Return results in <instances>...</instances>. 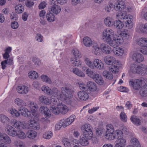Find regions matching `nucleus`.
I'll return each mask as SVG.
<instances>
[{
  "label": "nucleus",
  "instance_id": "obj_1",
  "mask_svg": "<svg viewBox=\"0 0 147 147\" xmlns=\"http://www.w3.org/2000/svg\"><path fill=\"white\" fill-rule=\"evenodd\" d=\"M113 31L110 29H106L102 32V39L113 47L116 46V43H119L122 41V38L118 37L116 38Z\"/></svg>",
  "mask_w": 147,
  "mask_h": 147
},
{
  "label": "nucleus",
  "instance_id": "obj_2",
  "mask_svg": "<svg viewBox=\"0 0 147 147\" xmlns=\"http://www.w3.org/2000/svg\"><path fill=\"white\" fill-rule=\"evenodd\" d=\"M114 132L115 129L113 126L111 124H109L106 126L105 137L109 140H113L115 138Z\"/></svg>",
  "mask_w": 147,
  "mask_h": 147
},
{
  "label": "nucleus",
  "instance_id": "obj_3",
  "mask_svg": "<svg viewBox=\"0 0 147 147\" xmlns=\"http://www.w3.org/2000/svg\"><path fill=\"white\" fill-rule=\"evenodd\" d=\"M72 52L76 58H71L70 60L71 64L72 66L79 67L80 66L82 62L79 59L76 58H80L81 57L82 55L78 50L76 49H74L72 51Z\"/></svg>",
  "mask_w": 147,
  "mask_h": 147
},
{
  "label": "nucleus",
  "instance_id": "obj_4",
  "mask_svg": "<svg viewBox=\"0 0 147 147\" xmlns=\"http://www.w3.org/2000/svg\"><path fill=\"white\" fill-rule=\"evenodd\" d=\"M92 129V127L89 124L83 125L82 127V130L84 135L86 136L89 138H92L93 136Z\"/></svg>",
  "mask_w": 147,
  "mask_h": 147
},
{
  "label": "nucleus",
  "instance_id": "obj_5",
  "mask_svg": "<svg viewBox=\"0 0 147 147\" xmlns=\"http://www.w3.org/2000/svg\"><path fill=\"white\" fill-rule=\"evenodd\" d=\"M61 99L67 98H72L73 91L68 87H63L61 89Z\"/></svg>",
  "mask_w": 147,
  "mask_h": 147
},
{
  "label": "nucleus",
  "instance_id": "obj_6",
  "mask_svg": "<svg viewBox=\"0 0 147 147\" xmlns=\"http://www.w3.org/2000/svg\"><path fill=\"white\" fill-rule=\"evenodd\" d=\"M144 82V81L142 79H137L134 80L131 79L129 80V84L131 86H132L134 89L138 90L141 87Z\"/></svg>",
  "mask_w": 147,
  "mask_h": 147
},
{
  "label": "nucleus",
  "instance_id": "obj_7",
  "mask_svg": "<svg viewBox=\"0 0 147 147\" xmlns=\"http://www.w3.org/2000/svg\"><path fill=\"white\" fill-rule=\"evenodd\" d=\"M104 61L107 65H112L115 64L119 65L120 63V62L118 60L116 61L115 58L113 56H107L104 57Z\"/></svg>",
  "mask_w": 147,
  "mask_h": 147
},
{
  "label": "nucleus",
  "instance_id": "obj_8",
  "mask_svg": "<svg viewBox=\"0 0 147 147\" xmlns=\"http://www.w3.org/2000/svg\"><path fill=\"white\" fill-rule=\"evenodd\" d=\"M11 124L15 128L21 129H28L29 128V126L26 124H23L21 122L15 119L12 121Z\"/></svg>",
  "mask_w": 147,
  "mask_h": 147
},
{
  "label": "nucleus",
  "instance_id": "obj_9",
  "mask_svg": "<svg viewBox=\"0 0 147 147\" xmlns=\"http://www.w3.org/2000/svg\"><path fill=\"white\" fill-rule=\"evenodd\" d=\"M75 118V116L74 115H72L65 119H62L61 120V121H62L63 122L62 124L63 127H65L71 124L74 121Z\"/></svg>",
  "mask_w": 147,
  "mask_h": 147
},
{
  "label": "nucleus",
  "instance_id": "obj_10",
  "mask_svg": "<svg viewBox=\"0 0 147 147\" xmlns=\"http://www.w3.org/2000/svg\"><path fill=\"white\" fill-rule=\"evenodd\" d=\"M120 36H118L116 37V38H117L118 37H121L122 39V41L119 43H116V46L122 43L124 40L127 39L129 37V35L127 30H124L120 31L119 34Z\"/></svg>",
  "mask_w": 147,
  "mask_h": 147
},
{
  "label": "nucleus",
  "instance_id": "obj_11",
  "mask_svg": "<svg viewBox=\"0 0 147 147\" xmlns=\"http://www.w3.org/2000/svg\"><path fill=\"white\" fill-rule=\"evenodd\" d=\"M142 64L139 65L133 64L131 65L130 72L133 74H139Z\"/></svg>",
  "mask_w": 147,
  "mask_h": 147
},
{
  "label": "nucleus",
  "instance_id": "obj_12",
  "mask_svg": "<svg viewBox=\"0 0 147 147\" xmlns=\"http://www.w3.org/2000/svg\"><path fill=\"white\" fill-rule=\"evenodd\" d=\"M130 15H128L126 12L124 10L121 11L120 12L117 13L116 14V18L117 19H120L121 20H126L129 18V17Z\"/></svg>",
  "mask_w": 147,
  "mask_h": 147
},
{
  "label": "nucleus",
  "instance_id": "obj_13",
  "mask_svg": "<svg viewBox=\"0 0 147 147\" xmlns=\"http://www.w3.org/2000/svg\"><path fill=\"white\" fill-rule=\"evenodd\" d=\"M136 31L138 32L144 33L147 31V23L144 24H138L136 28Z\"/></svg>",
  "mask_w": 147,
  "mask_h": 147
},
{
  "label": "nucleus",
  "instance_id": "obj_14",
  "mask_svg": "<svg viewBox=\"0 0 147 147\" xmlns=\"http://www.w3.org/2000/svg\"><path fill=\"white\" fill-rule=\"evenodd\" d=\"M86 90H82L79 92L78 96L79 98L82 100H87L89 98V96Z\"/></svg>",
  "mask_w": 147,
  "mask_h": 147
},
{
  "label": "nucleus",
  "instance_id": "obj_15",
  "mask_svg": "<svg viewBox=\"0 0 147 147\" xmlns=\"http://www.w3.org/2000/svg\"><path fill=\"white\" fill-rule=\"evenodd\" d=\"M93 68L92 69H94L95 68L101 70L102 69L104 66V64L102 63L101 61L98 59H95L93 61Z\"/></svg>",
  "mask_w": 147,
  "mask_h": 147
},
{
  "label": "nucleus",
  "instance_id": "obj_16",
  "mask_svg": "<svg viewBox=\"0 0 147 147\" xmlns=\"http://www.w3.org/2000/svg\"><path fill=\"white\" fill-rule=\"evenodd\" d=\"M132 58L134 61L138 63L142 62L144 59L143 55L138 53H134L132 56Z\"/></svg>",
  "mask_w": 147,
  "mask_h": 147
},
{
  "label": "nucleus",
  "instance_id": "obj_17",
  "mask_svg": "<svg viewBox=\"0 0 147 147\" xmlns=\"http://www.w3.org/2000/svg\"><path fill=\"white\" fill-rule=\"evenodd\" d=\"M16 89L18 93L21 94H26L29 91L28 87L23 85L18 86Z\"/></svg>",
  "mask_w": 147,
  "mask_h": 147
},
{
  "label": "nucleus",
  "instance_id": "obj_18",
  "mask_svg": "<svg viewBox=\"0 0 147 147\" xmlns=\"http://www.w3.org/2000/svg\"><path fill=\"white\" fill-rule=\"evenodd\" d=\"M29 126L35 130H38L40 128V125L39 123L34 120H30L28 121Z\"/></svg>",
  "mask_w": 147,
  "mask_h": 147
},
{
  "label": "nucleus",
  "instance_id": "obj_19",
  "mask_svg": "<svg viewBox=\"0 0 147 147\" xmlns=\"http://www.w3.org/2000/svg\"><path fill=\"white\" fill-rule=\"evenodd\" d=\"M115 147H125L126 145V140L123 138H119L115 141Z\"/></svg>",
  "mask_w": 147,
  "mask_h": 147
},
{
  "label": "nucleus",
  "instance_id": "obj_20",
  "mask_svg": "<svg viewBox=\"0 0 147 147\" xmlns=\"http://www.w3.org/2000/svg\"><path fill=\"white\" fill-rule=\"evenodd\" d=\"M100 48L101 51L105 54H109L111 52V48L107 44L105 43H102L100 45Z\"/></svg>",
  "mask_w": 147,
  "mask_h": 147
},
{
  "label": "nucleus",
  "instance_id": "obj_21",
  "mask_svg": "<svg viewBox=\"0 0 147 147\" xmlns=\"http://www.w3.org/2000/svg\"><path fill=\"white\" fill-rule=\"evenodd\" d=\"M0 122L3 125H9L10 122V119L6 116L3 115H0Z\"/></svg>",
  "mask_w": 147,
  "mask_h": 147
},
{
  "label": "nucleus",
  "instance_id": "obj_22",
  "mask_svg": "<svg viewBox=\"0 0 147 147\" xmlns=\"http://www.w3.org/2000/svg\"><path fill=\"white\" fill-rule=\"evenodd\" d=\"M19 111L20 112V114L26 117H30L31 113L24 106L19 108Z\"/></svg>",
  "mask_w": 147,
  "mask_h": 147
},
{
  "label": "nucleus",
  "instance_id": "obj_23",
  "mask_svg": "<svg viewBox=\"0 0 147 147\" xmlns=\"http://www.w3.org/2000/svg\"><path fill=\"white\" fill-rule=\"evenodd\" d=\"M38 100L40 102L46 105H49L51 103V100L45 96H40Z\"/></svg>",
  "mask_w": 147,
  "mask_h": 147
},
{
  "label": "nucleus",
  "instance_id": "obj_24",
  "mask_svg": "<svg viewBox=\"0 0 147 147\" xmlns=\"http://www.w3.org/2000/svg\"><path fill=\"white\" fill-rule=\"evenodd\" d=\"M92 47L93 51L96 55H100L101 52L100 47L97 43H93Z\"/></svg>",
  "mask_w": 147,
  "mask_h": 147
},
{
  "label": "nucleus",
  "instance_id": "obj_25",
  "mask_svg": "<svg viewBox=\"0 0 147 147\" xmlns=\"http://www.w3.org/2000/svg\"><path fill=\"white\" fill-rule=\"evenodd\" d=\"M1 141L3 142L6 144H10L11 142V140L9 136L5 133L3 134L0 140V142Z\"/></svg>",
  "mask_w": 147,
  "mask_h": 147
},
{
  "label": "nucleus",
  "instance_id": "obj_26",
  "mask_svg": "<svg viewBox=\"0 0 147 147\" xmlns=\"http://www.w3.org/2000/svg\"><path fill=\"white\" fill-rule=\"evenodd\" d=\"M14 102L15 104L17 105L19 108L22 107L26 105V102L22 99L17 98L15 99Z\"/></svg>",
  "mask_w": 147,
  "mask_h": 147
},
{
  "label": "nucleus",
  "instance_id": "obj_27",
  "mask_svg": "<svg viewBox=\"0 0 147 147\" xmlns=\"http://www.w3.org/2000/svg\"><path fill=\"white\" fill-rule=\"evenodd\" d=\"M91 138H89L86 136H84L81 137L80 140V143L83 146H86L89 144L88 140L91 139Z\"/></svg>",
  "mask_w": 147,
  "mask_h": 147
},
{
  "label": "nucleus",
  "instance_id": "obj_28",
  "mask_svg": "<svg viewBox=\"0 0 147 147\" xmlns=\"http://www.w3.org/2000/svg\"><path fill=\"white\" fill-rule=\"evenodd\" d=\"M53 3L54 4L51 7V11L55 14H57L61 11V8L59 6L56 5L57 3Z\"/></svg>",
  "mask_w": 147,
  "mask_h": 147
},
{
  "label": "nucleus",
  "instance_id": "obj_29",
  "mask_svg": "<svg viewBox=\"0 0 147 147\" xmlns=\"http://www.w3.org/2000/svg\"><path fill=\"white\" fill-rule=\"evenodd\" d=\"M117 46H116V47ZM115 47L113 50V51L115 55L117 56H122L123 54L124 51L123 49L117 47L115 48Z\"/></svg>",
  "mask_w": 147,
  "mask_h": 147
},
{
  "label": "nucleus",
  "instance_id": "obj_30",
  "mask_svg": "<svg viewBox=\"0 0 147 147\" xmlns=\"http://www.w3.org/2000/svg\"><path fill=\"white\" fill-rule=\"evenodd\" d=\"M83 42L84 45L87 47H90L93 45V43L91 39L89 37L86 36L84 37L83 40Z\"/></svg>",
  "mask_w": 147,
  "mask_h": 147
},
{
  "label": "nucleus",
  "instance_id": "obj_31",
  "mask_svg": "<svg viewBox=\"0 0 147 147\" xmlns=\"http://www.w3.org/2000/svg\"><path fill=\"white\" fill-rule=\"evenodd\" d=\"M87 87L91 91H96L97 89L96 84L93 82H89L87 84Z\"/></svg>",
  "mask_w": 147,
  "mask_h": 147
},
{
  "label": "nucleus",
  "instance_id": "obj_32",
  "mask_svg": "<svg viewBox=\"0 0 147 147\" xmlns=\"http://www.w3.org/2000/svg\"><path fill=\"white\" fill-rule=\"evenodd\" d=\"M113 8H114V9L117 11H121L124 10V8H125V5L123 3H119L118 2L116 3L113 5Z\"/></svg>",
  "mask_w": 147,
  "mask_h": 147
},
{
  "label": "nucleus",
  "instance_id": "obj_33",
  "mask_svg": "<svg viewBox=\"0 0 147 147\" xmlns=\"http://www.w3.org/2000/svg\"><path fill=\"white\" fill-rule=\"evenodd\" d=\"M59 98H54V96H52L51 97V102L53 105H57L58 107L60 105H62V100L61 98L60 99H58Z\"/></svg>",
  "mask_w": 147,
  "mask_h": 147
},
{
  "label": "nucleus",
  "instance_id": "obj_34",
  "mask_svg": "<svg viewBox=\"0 0 147 147\" xmlns=\"http://www.w3.org/2000/svg\"><path fill=\"white\" fill-rule=\"evenodd\" d=\"M104 23L107 26L109 27H112L114 24L113 20L110 17H107L105 18Z\"/></svg>",
  "mask_w": 147,
  "mask_h": 147
},
{
  "label": "nucleus",
  "instance_id": "obj_35",
  "mask_svg": "<svg viewBox=\"0 0 147 147\" xmlns=\"http://www.w3.org/2000/svg\"><path fill=\"white\" fill-rule=\"evenodd\" d=\"M138 44L142 47H147V38H139L137 41Z\"/></svg>",
  "mask_w": 147,
  "mask_h": 147
},
{
  "label": "nucleus",
  "instance_id": "obj_36",
  "mask_svg": "<svg viewBox=\"0 0 147 147\" xmlns=\"http://www.w3.org/2000/svg\"><path fill=\"white\" fill-rule=\"evenodd\" d=\"M93 79L96 82L99 84L102 85L104 83V81L102 77L97 74H96Z\"/></svg>",
  "mask_w": 147,
  "mask_h": 147
},
{
  "label": "nucleus",
  "instance_id": "obj_37",
  "mask_svg": "<svg viewBox=\"0 0 147 147\" xmlns=\"http://www.w3.org/2000/svg\"><path fill=\"white\" fill-rule=\"evenodd\" d=\"M131 121L137 125H139L141 124L140 120L135 115L131 116L130 119Z\"/></svg>",
  "mask_w": 147,
  "mask_h": 147
},
{
  "label": "nucleus",
  "instance_id": "obj_38",
  "mask_svg": "<svg viewBox=\"0 0 147 147\" xmlns=\"http://www.w3.org/2000/svg\"><path fill=\"white\" fill-rule=\"evenodd\" d=\"M129 18L127 19L126 21L125 22V24L126 28L127 29H131L133 27V24L131 20L133 19V17L131 16H129Z\"/></svg>",
  "mask_w": 147,
  "mask_h": 147
},
{
  "label": "nucleus",
  "instance_id": "obj_39",
  "mask_svg": "<svg viewBox=\"0 0 147 147\" xmlns=\"http://www.w3.org/2000/svg\"><path fill=\"white\" fill-rule=\"evenodd\" d=\"M26 135L27 137L30 139L35 138L36 136V133L34 130H29L27 131Z\"/></svg>",
  "mask_w": 147,
  "mask_h": 147
},
{
  "label": "nucleus",
  "instance_id": "obj_40",
  "mask_svg": "<svg viewBox=\"0 0 147 147\" xmlns=\"http://www.w3.org/2000/svg\"><path fill=\"white\" fill-rule=\"evenodd\" d=\"M46 18L49 22H52L55 20V17L52 13L49 11L47 13Z\"/></svg>",
  "mask_w": 147,
  "mask_h": 147
},
{
  "label": "nucleus",
  "instance_id": "obj_41",
  "mask_svg": "<svg viewBox=\"0 0 147 147\" xmlns=\"http://www.w3.org/2000/svg\"><path fill=\"white\" fill-rule=\"evenodd\" d=\"M40 111L41 113H43L47 116H49L50 115V113L51 112L50 110H49L47 107H41L40 108Z\"/></svg>",
  "mask_w": 147,
  "mask_h": 147
},
{
  "label": "nucleus",
  "instance_id": "obj_42",
  "mask_svg": "<svg viewBox=\"0 0 147 147\" xmlns=\"http://www.w3.org/2000/svg\"><path fill=\"white\" fill-rule=\"evenodd\" d=\"M117 29H121L124 26V24L123 22L119 20H116L114 22V25Z\"/></svg>",
  "mask_w": 147,
  "mask_h": 147
},
{
  "label": "nucleus",
  "instance_id": "obj_43",
  "mask_svg": "<svg viewBox=\"0 0 147 147\" xmlns=\"http://www.w3.org/2000/svg\"><path fill=\"white\" fill-rule=\"evenodd\" d=\"M59 113L65 114L68 111V109L65 105L62 104L59 106Z\"/></svg>",
  "mask_w": 147,
  "mask_h": 147
},
{
  "label": "nucleus",
  "instance_id": "obj_44",
  "mask_svg": "<svg viewBox=\"0 0 147 147\" xmlns=\"http://www.w3.org/2000/svg\"><path fill=\"white\" fill-rule=\"evenodd\" d=\"M72 72L74 74L79 77H84L85 76V74L81 70L77 68L73 69Z\"/></svg>",
  "mask_w": 147,
  "mask_h": 147
},
{
  "label": "nucleus",
  "instance_id": "obj_45",
  "mask_svg": "<svg viewBox=\"0 0 147 147\" xmlns=\"http://www.w3.org/2000/svg\"><path fill=\"white\" fill-rule=\"evenodd\" d=\"M62 100H64L67 104L70 105H73L76 104L77 103L76 100L71 98H67L65 99H61Z\"/></svg>",
  "mask_w": 147,
  "mask_h": 147
},
{
  "label": "nucleus",
  "instance_id": "obj_46",
  "mask_svg": "<svg viewBox=\"0 0 147 147\" xmlns=\"http://www.w3.org/2000/svg\"><path fill=\"white\" fill-rule=\"evenodd\" d=\"M50 95H54V96H56L58 98H61V92L59 91L56 88H53L52 90H51Z\"/></svg>",
  "mask_w": 147,
  "mask_h": 147
},
{
  "label": "nucleus",
  "instance_id": "obj_47",
  "mask_svg": "<svg viewBox=\"0 0 147 147\" xmlns=\"http://www.w3.org/2000/svg\"><path fill=\"white\" fill-rule=\"evenodd\" d=\"M139 74L142 76H145L147 75V66L142 64L141 68Z\"/></svg>",
  "mask_w": 147,
  "mask_h": 147
},
{
  "label": "nucleus",
  "instance_id": "obj_48",
  "mask_svg": "<svg viewBox=\"0 0 147 147\" xmlns=\"http://www.w3.org/2000/svg\"><path fill=\"white\" fill-rule=\"evenodd\" d=\"M50 110L51 112L55 114L58 115L59 113V106H51L50 107Z\"/></svg>",
  "mask_w": 147,
  "mask_h": 147
},
{
  "label": "nucleus",
  "instance_id": "obj_49",
  "mask_svg": "<svg viewBox=\"0 0 147 147\" xmlns=\"http://www.w3.org/2000/svg\"><path fill=\"white\" fill-rule=\"evenodd\" d=\"M9 112L12 116L18 117L19 116V113L15 109L10 108L9 109Z\"/></svg>",
  "mask_w": 147,
  "mask_h": 147
},
{
  "label": "nucleus",
  "instance_id": "obj_50",
  "mask_svg": "<svg viewBox=\"0 0 147 147\" xmlns=\"http://www.w3.org/2000/svg\"><path fill=\"white\" fill-rule=\"evenodd\" d=\"M24 10V7L22 5L19 4L15 7V11L18 13H22Z\"/></svg>",
  "mask_w": 147,
  "mask_h": 147
},
{
  "label": "nucleus",
  "instance_id": "obj_51",
  "mask_svg": "<svg viewBox=\"0 0 147 147\" xmlns=\"http://www.w3.org/2000/svg\"><path fill=\"white\" fill-rule=\"evenodd\" d=\"M102 74L105 77L109 80H111L113 78V75L109 71L107 70L104 71L102 73Z\"/></svg>",
  "mask_w": 147,
  "mask_h": 147
},
{
  "label": "nucleus",
  "instance_id": "obj_52",
  "mask_svg": "<svg viewBox=\"0 0 147 147\" xmlns=\"http://www.w3.org/2000/svg\"><path fill=\"white\" fill-rule=\"evenodd\" d=\"M28 76L31 79L34 80L38 77V73L34 71H31L28 74Z\"/></svg>",
  "mask_w": 147,
  "mask_h": 147
},
{
  "label": "nucleus",
  "instance_id": "obj_53",
  "mask_svg": "<svg viewBox=\"0 0 147 147\" xmlns=\"http://www.w3.org/2000/svg\"><path fill=\"white\" fill-rule=\"evenodd\" d=\"M140 94L142 97H146L147 96V88L146 86H144L142 88L140 91Z\"/></svg>",
  "mask_w": 147,
  "mask_h": 147
},
{
  "label": "nucleus",
  "instance_id": "obj_54",
  "mask_svg": "<svg viewBox=\"0 0 147 147\" xmlns=\"http://www.w3.org/2000/svg\"><path fill=\"white\" fill-rule=\"evenodd\" d=\"M41 78L43 81L47 83L51 84L52 83V81L50 78L46 75H42L41 76Z\"/></svg>",
  "mask_w": 147,
  "mask_h": 147
},
{
  "label": "nucleus",
  "instance_id": "obj_55",
  "mask_svg": "<svg viewBox=\"0 0 147 147\" xmlns=\"http://www.w3.org/2000/svg\"><path fill=\"white\" fill-rule=\"evenodd\" d=\"M131 142L134 145V147H140V144L137 139L132 138L131 139Z\"/></svg>",
  "mask_w": 147,
  "mask_h": 147
},
{
  "label": "nucleus",
  "instance_id": "obj_56",
  "mask_svg": "<svg viewBox=\"0 0 147 147\" xmlns=\"http://www.w3.org/2000/svg\"><path fill=\"white\" fill-rule=\"evenodd\" d=\"M86 74L90 78L93 79L97 74L94 73L89 68L87 69L86 71Z\"/></svg>",
  "mask_w": 147,
  "mask_h": 147
},
{
  "label": "nucleus",
  "instance_id": "obj_57",
  "mask_svg": "<svg viewBox=\"0 0 147 147\" xmlns=\"http://www.w3.org/2000/svg\"><path fill=\"white\" fill-rule=\"evenodd\" d=\"M26 135L25 133L20 130H18V134L17 136L19 138L24 139L26 138Z\"/></svg>",
  "mask_w": 147,
  "mask_h": 147
},
{
  "label": "nucleus",
  "instance_id": "obj_58",
  "mask_svg": "<svg viewBox=\"0 0 147 147\" xmlns=\"http://www.w3.org/2000/svg\"><path fill=\"white\" fill-rule=\"evenodd\" d=\"M116 65H113L109 68L110 71L115 74L117 73L119 70L118 67Z\"/></svg>",
  "mask_w": 147,
  "mask_h": 147
},
{
  "label": "nucleus",
  "instance_id": "obj_59",
  "mask_svg": "<svg viewBox=\"0 0 147 147\" xmlns=\"http://www.w3.org/2000/svg\"><path fill=\"white\" fill-rule=\"evenodd\" d=\"M84 61L85 63L90 68L92 69L94 66L93 65V62H92L91 60L88 58H85L84 59Z\"/></svg>",
  "mask_w": 147,
  "mask_h": 147
},
{
  "label": "nucleus",
  "instance_id": "obj_60",
  "mask_svg": "<svg viewBox=\"0 0 147 147\" xmlns=\"http://www.w3.org/2000/svg\"><path fill=\"white\" fill-rule=\"evenodd\" d=\"M41 90L44 93L50 95L51 89L49 87L44 86L42 87Z\"/></svg>",
  "mask_w": 147,
  "mask_h": 147
},
{
  "label": "nucleus",
  "instance_id": "obj_61",
  "mask_svg": "<svg viewBox=\"0 0 147 147\" xmlns=\"http://www.w3.org/2000/svg\"><path fill=\"white\" fill-rule=\"evenodd\" d=\"M13 128L12 126L9 125H7L5 127V131L8 135L10 136L12 130L13 129Z\"/></svg>",
  "mask_w": 147,
  "mask_h": 147
},
{
  "label": "nucleus",
  "instance_id": "obj_62",
  "mask_svg": "<svg viewBox=\"0 0 147 147\" xmlns=\"http://www.w3.org/2000/svg\"><path fill=\"white\" fill-rule=\"evenodd\" d=\"M52 132L51 131H48L43 134V137L44 138L49 139L52 137Z\"/></svg>",
  "mask_w": 147,
  "mask_h": 147
},
{
  "label": "nucleus",
  "instance_id": "obj_63",
  "mask_svg": "<svg viewBox=\"0 0 147 147\" xmlns=\"http://www.w3.org/2000/svg\"><path fill=\"white\" fill-rule=\"evenodd\" d=\"M13 144L17 147H24V144L20 140L15 141Z\"/></svg>",
  "mask_w": 147,
  "mask_h": 147
},
{
  "label": "nucleus",
  "instance_id": "obj_64",
  "mask_svg": "<svg viewBox=\"0 0 147 147\" xmlns=\"http://www.w3.org/2000/svg\"><path fill=\"white\" fill-rule=\"evenodd\" d=\"M62 143L65 147L70 146V143L69 140L68 138H64L62 140Z\"/></svg>",
  "mask_w": 147,
  "mask_h": 147
}]
</instances>
